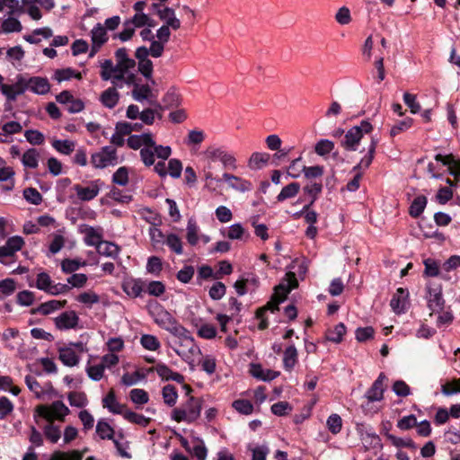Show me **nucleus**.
I'll return each instance as SVG.
<instances>
[{
	"label": "nucleus",
	"instance_id": "nucleus-50",
	"mask_svg": "<svg viewBox=\"0 0 460 460\" xmlns=\"http://www.w3.org/2000/svg\"><path fill=\"white\" fill-rule=\"evenodd\" d=\"M345 333L346 327L342 323H340L333 329L327 332L326 339L334 343H340Z\"/></svg>",
	"mask_w": 460,
	"mask_h": 460
},
{
	"label": "nucleus",
	"instance_id": "nucleus-7",
	"mask_svg": "<svg viewBox=\"0 0 460 460\" xmlns=\"http://www.w3.org/2000/svg\"><path fill=\"white\" fill-rule=\"evenodd\" d=\"M377 146V139L371 137L367 145V154L360 159L358 164L355 165L352 172L355 173L353 179L348 182L347 189L349 191H356L359 188V181L362 177L361 170H366L371 164L376 148Z\"/></svg>",
	"mask_w": 460,
	"mask_h": 460
},
{
	"label": "nucleus",
	"instance_id": "nucleus-58",
	"mask_svg": "<svg viewBox=\"0 0 460 460\" xmlns=\"http://www.w3.org/2000/svg\"><path fill=\"white\" fill-rule=\"evenodd\" d=\"M413 119L411 118H405L402 120L396 122L390 129V136L394 137L398 134L404 132L411 128Z\"/></svg>",
	"mask_w": 460,
	"mask_h": 460
},
{
	"label": "nucleus",
	"instance_id": "nucleus-1",
	"mask_svg": "<svg viewBox=\"0 0 460 460\" xmlns=\"http://www.w3.org/2000/svg\"><path fill=\"white\" fill-rule=\"evenodd\" d=\"M169 341L173 351L185 361L190 368L195 367L196 359L200 356L201 350L196 344L190 332L182 325L172 334Z\"/></svg>",
	"mask_w": 460,
	"mask_h": 460
},
{
	"label": "nucleus",
	"instance_id": "nucleus-39",
	"mask_svg": "<svg viewBox=\"0 0 460 460\" xmlns=\"http://www.w3.org/2000/svg\"><path fill=\"white\" fill-rule=\"evenodd\" d=\"M221 233L231 240H242L245 234V230L240 223H235L227 229H222Z\"/></svg>",
	"mask_w": 460,
	"mask_h": 460
},
{
	"label": "nucleus",
	"instance_id": "nucleus-55",
	"mask_svg": "<svg viewBox=\"0 0 460 460\" xmlns=\"http://www.w3.org/2000/svg\"><path fill=\"white\" fill-rule=\"evenodd\" d=\"M166 245L176 254L181 255L183 252L182 249V241L181 239L175 234H170L166 236L165 243Z\"/></svg>",
	"mask_w": 460,
	"mask_h": 460
},
{
	"label": "nucleus",
	"instance_id": "nucleus-44",
	"mask_svg": "<svg viewBox=\"0 0 460 460\" xmlns=\"http://www.w3.org/2000/svg\"><path fill=\"white\" fill-rule=\"evenodd\" d=\"M300 190V185L297 182H291L285 186L277 196V200L282 202L288 199L294 198Z\"/></svg>",
	"mask_w": 460,
	"mask_h": 460
},
{
	"label": "nucleus",
	"instance_id": "nucleus-64",
	"mask_svg": "<svg viewBox=\"0 0 460 460\" xmlns=\"http://www.w3.org/2000/svg\"><path fill=\"white\" fill-rule=\"evenodd\" d=\"M141 217L151 225V226H159L162 223L161 217L158 214L152 211L150 208H144L139 210Z\"/></svg>",
	"mask_w": 460,
	"mask_h": 460
},
{
	"label": "nucleus",
	"instance_id": "nucleus-15",
	"mask_svg": "<svg viewBox=\"0 0 460 460\" xmlns=\"http://www.w3.org/2000/svg\"><path fill=\"white\" fill-rule=\"evenodd\" d=\"M222 180L226 183L228 189L238 192L243 193L252 189L251 181L229 172H224Z\"/></svg>",
	"mask_w": 460,
	"mask_h": 460
},
{
	"label": "nucleus",
	"instance_id": "nucleus-31",
	"mask_svg": "<svg viewBox=\"0 0 460 460\" xmlns=\"http://www.w3.org/2000/svg\"><path fill=\"white\" fill-rule=\"evenodd\" d=\"M250 372L253 377L266 382L271 381L279 376V372L264 369L259 364H252Z\"/></svg>",
	"mask_w": 460,
	"mask_h": 460
},
{
	"label": "nucleus",
	"instance_id": "nucleus-40",
	"mask_svg": "<svg viewBox=\"0 0 460 460\" xmlns=\"http://www.w3.org/2000/svg\"><path fill=\"white\" fill-rule=\"evenodd\" d=\"M297 361V350L294 345L288 346L284 351L283 364L284 367L290 371Z\"/></svg>",
	"mask_w": 460,
	"mask_h": 460
},
{
	"label": "nucleus",
	"instance_id": "nucleus-34",
	"mask_svg": "<svg viewBox=\"0 0 460 460\" xmlns=\"http://www.w3.org/2000/svg\"><path fill=\"white\" fill-rule=\"evenodd\" d=\"M43 435L48 441L56 444L61 438L60 426L54 422H48L42 427Z\"/></svg>",
	"mask_w": 460,
	"mask_h": 460
},
{
	"label": "nucleus",
	"instance_id": "nucleus-43",
	"mask_svg": "<svg viewBox=\"0 0 460 460\" xmlns=\"http://www.w3.org/2000/svg\"><path fill=\"white\" fill-rule=\"evenodd\" d=\"M158 226H150L148 229V234L150 237L151 243L154 248L162 247L166 240L165 235L163 234L161 229L157 227Z\"/></svg>",
	"mask_w": 460,
	"mask_h": 460
},
{
	"label": "nucleus",
	"instance_id": "nucleus-22",
	"mask_svg": "<svg viewBox=\"0 0 460 460\" xmlns=\"http://www.w3.org/2000/svg\"><path fill=\"white\" fill-rule=\"evenodd\" d=\"M27 90L36 94H46L50 90V85L47 78L40 76L25 77Z\"/></svg>",
	"mask_w": 460,
	"mask_h": 460
},
{
	"label": "nucleus",
	"instance_id": "nucleus-20",
	"mask_svg": "<svg viewBox=\"0 0 460 460\" xmlns=\"http://www.w3.org/2000/svg\"><path fill=\"white\" fill-rule=\"evenodd\" d=\"M67 304L66 300H49L40 304L37 307L31 309V314H41L44 316L49 315L62 308Z\"/></svg>",
	"mask_w": 460,
	"mask_h": 460
},
{
	"label": "nucleus",
	"instance_id": "nucleus-28",
	"mask_svg": "<svg viewBox=\"0 0 460 460\" xmlns=\"http://www.w3.org/2000/svg\"><path fill=\"white\" fill-rule=\"evenodd\" d=\"M116 66L117 68L130 71L136 66L134 59L130 58L126 48H119L115 51Z\"/></svg>",
	"mask_w": 460,
	"mask_h": 460
},
{
	"label": "nucleus",
	"instance_id": "nucleus-47",
	"mask_svg": "<svg viewBox=\"0 0 460 460\" xmlns=\"http://www.w3.org/2000/svg\"><path fill=\"white\" fill-rule=\"evenodd\" d=\"M39 157V152L34 148H31L23 154L22 163L25 167L34 169L38 167Z\"/></svg>",
	"mask_w": 460,
	"mask_h": 460
},
{
	"label": "nucleus",
	"instance_id": "nucleus-61",
	"mask_svg": "<svg viewBox=\"0 0 460 460\" xmlns=\"http://www.w3.org/2000/svg\"><path fill=\"white\" fill-rule=\"evenodd\" d=\"M326 424L330 432L336 435L341 430L342 420L339 414L332 413L328 417Z\"/></svg>",
	"mask_w": 460,
	"mask_h": 460
},
{
	"label": "nucleus",
	"instance_id": "nucleus-27",
	"mask_svg": "<svg viewBox=\"0 0 460 460\" xmlns=\"http://www.w3.org/2000/svg\"><path fill=\"white\" fill-rule=\"evenodd\" d=\"M132 97L137 102H142L148 101L150 103H154L156 99V96L153 93L148 84H136L132 91Z\"/></svg>",
	"mask_w": 460,
	"mask_h": 460
},
{
	"label": "nucleus",
	"instance_id": "nucleus-17",
	"mask_svg": "<svg viewBox=\"0 0 460 460\" xmlns=\"http://www.w3.org/2000/svg\"><path fill=\"white\" fill-rule=\"evenodd\" d=\"M428 306L432 312L443 310L445 301L442 297V289L439 285H429L428 287Z\"/></svg>",
	"mask_w": 460,
	"mask_h": 460
},
{
	"label": "nucleus",
	"instance_id": "nucleus-18",
	"mask_svg": "<svg viewBox=\"0 0 460 460\" xmlns=\"http://www.w3.org/2000/svg\"><path fill=\"white\" fill-rule=\"evenodd\" d=\"M152 8L156 12L159 18L165 22V25L173 30H178L181 27V22L176 17L173 9L169 7L161 8L158 4H153Z\"/></svg>",
	"mask_w": 460,
	"mask_h": 460
},
{
	"label": "nucleus",
	"instance_id": "nucleus-62",
	"mask_svg": "<svg viewBox=\"0 0 460 460\" xmlns=\"http://www.w3.org/2000/svg\"><path fill=\"white\" fill-rule=\"evenodd\" d=\"M2 30L5 33L19 32L22 30V26L18 19L9 17L2 22Z\"/></svg>",
	"mask_w": 460,
	"mask_h": 460
},
{
	"label": "nucleus",
	"instance_id": "nucleus-6",
	"mask_svg": "<svg viewBox=\"0 0 460 460\" xmlns=\"http://www.w3.org/2000/svg\"><path fill=\"white\" fill-rule=\"evenodd\" d=\"M69 413V408L62 401H55L50 404H40L36 406L34 410V420L38 422L37 418L40 417L44 419L47 423H55V420L64 421Z\"/></svg>",
	"mask_w": 460,
	"mask_h": 460
},
{
	"label": "nucleus",
	"instance_id": "nucleus-4",
	"mask_svg": "<svg viewBox=\"0 0 460 460\" xmlns=\"http://www.w3.org/2000/svg\"><path fill=\"white\" fill-rule=\"evenodd\" d=\"M373 130V126L368 120H362L359 125L350 128L345 134L341 146L348 151H358L367 154V146L360 149V143L365 139L364 136Z\"/></svg>",
	"mask_w": 460,
	"mask_h": 460
},
{
	"label": "nucleus",
	"instance_id": "nucleus-14",
	"mask_svg": "<svg viewBox=\"0 0 460 460\" xmlns=\"http://www.w3.org/2000/svg\"><path fill=\"white\" fill-rule=\"evenodd\" d=\"M0 91L8 101H15L17 96L24 93L25 91H27L25 77L19 75L13 84H1Z\"/></svg>",
	"mask_w": 460,
	"mask_h": 460
},
{
	"label": "nucleus",
	"instance_id": "nucleus-63",
	"mask_svg": "<svg viewBox=\"0 0 460 460\" xmlns=\"http://www.w3.org/2000/svg\"><path fill=\"white\" fill-rule=\"evenodd\" d=\"M205 140V133L203 130L193 129L190 130L185 139L187 146H199Z\"/></svg>",
	"mask_w": 460,
	"mask_h": 460
},
{
	"label": "nucleus",
	"instance_id": "nucleus-29",
	"mask_svg": "<svg viewBox=\"0 0 460 460\" xmlns=\"http://www.w3.org/2000/svg\"><path fill=\"white\" fill-rule=\"evenodd\" d=\"M408 292L402 288H399L394 295L390 305L396 314L403 313L407 305Z\"/></svg>",
	"mask_w": 460,
	"mask_h": 460
},
{
	"label": "nucleus",
	"instance_id": "nucleus-46",
	"mask_svg": "<svg viewBox=\"0 0 460 460\" xmlns=\"http://www.w3.org/2000/svg\"><path fill=\"white\" fill-rule=\"evenodd\" d=\"M54 78L58 82L67 81V80H70L71 78H76L78 80H81L82 74L80 72H76L75 70H74L70 67H67V68H64V69L56 70L55 74H54Z\"/></svg>",
	"mask_w": 460,
	"mask_h": 460
},
{
	"label": "nucleus",
	"instance_id": "nucleus-53",
	"mask_svg": "<svg viewBox=\"0 0 460 460\" xmlns=\"http://www.w3.org/2000/svg\"><path fill=\"white\" fill-rule=\"evenodd\" d=\"M85 265L86 262L79 259H65L61 262V269L65 273H73Z\"/></svg>",
	"mask_w": 460,
	"mask_h": 460
},
{
	"label": "nucleus",
	"instance_id": "nucleus-5",
	"mask_svg": "<svg viewBox=\"0 0 460 460\" xmlns=\"http://www.w3.org/2000/svg\"><path fill=\"white\" fill-rule=\"evenodd\" d=\"M100 75L103 81L111 80L115 87L122 88V84H130L134 81L135 75L122 68H117L111 59H105L101 62Z\"/></svg>",
	"mask_w": 460,
	"mask_h": 460
},
{
	"label": "nucleus",
	"instance_id": "nucleus-36",
	"mask_svg": "<svg viewBox=\"0 0 460 460\" xmlns=\"http://www.w3.org/2000/svg\"><path fill=\"white\" fill-rule=\"evenodd\" d=\"M92 43L102 46L108 40L106 28L102 23H97L91 31Z\"/></svg>",
	"mask_w": 460,
	"mask_h": 460
},
{
	"label": "nucleus",
	"instance_id": "nucleus-33",
	"mask_svg": "<svg viewBox=\"0 0 460 460\" xmlns=\"http://www.w3.org/2000/svg\"><path fill=\"white\" fill-rule=\"evenodd\" d=\"M119 99V94L115 86L106 89L101 94L100 101L106 108H114Z\"/></svg>",
	"mask_w": 460,
	"mask_h": 460
},
{
	"label": "nucleus",
	"instance_id": "nucleus-13",
	"mask_svg": "<svg viewBox=\"0 0 460 460\" xmlns=\"http://www.w3.org/2000/svg\"><path fill=\"white\" fill-rule=\"evenodd\" d=\"M22 3L24 7V12L34 21H39L42 17L38 4L47 12H49L55 7L54 0H22Z\"/></svg>",
	"mask_w": 460,
	"mask_h": 460
},
{
	"label": "nucleus",
	"instance_id": "nucleus-9",
	"mask_svg": "<svg viewBox=\"0 0 460 460\" xmlns=\"http://www.w3.org/2000/svg\"><path fill=\"white\" fill-rule=\"evenodd\" d=\"M154 322L161 328L172 334L178 327L182 326L177 320L161 305L155 306L151 311Z\"/></svg>",
	"mask_w": 460,
	"mask_h": 460
},
{
	"label": "nucleus",
	"instance_id": "nucleus-10",
	"mask_svg": "<svg viewBox=\"0 0 460 460\" xmlns=\"http://www.w3.org/2000/svg\"><path fill=\"white\" fill-rule=\"evenodd\" d=\"M172 154L169 146L156 145L148 146L140 149V157L146 166H151L155 164V156L166 160Z\"/></svg>",
	"mask_w": 460,
	"mask_h": 460
},
{
	"label": "nucleus",
	"instance_id": "nucleus-51",
	"mask_svg": "<svg viewBox=\"0 0 460 460\" xmlns=\"http://www.w3.org/2000/svg\"><path fill=\"white\" fill-rule=\"evenodd\" d=\"M163 399L165 404L172 407L173 406L178 399V393L176 388L172 385L164 386L162 390Z\"/></svg>",
	"mask_w": 460,
	"mask_h": 460
},
{
	"label": "nucleus",
	"instance_id": "nucleus-2",
	"mask_svg": "<svg viewBox=\"0 0 460 460\" xmlns=\"http://www.w3.org/2000/svg\"><path fill=\"white\" fill-rule=\"evenodd\" d=\"M298 283L296 279V275L293 272L287 273L286 282L279 284L275 288L274 294L271 297V300L267 303V305L256 312V318L260 320L258 324V328L260 330H264L268 327V322L264 317V314L266 311L270 310L271 312H275L279 310V305L283 302L288 294L294 288L297 287Z\"/></svg>",
	"mask_w": 460,
	"mask_h": 460
},
{
	"label": "nucleus",
	"instance_id": "nucleus-11",
	"mask_svg": "<svg viewBox=\"0 0 460 460\" xmlns=\"http://www.w3.org/2000/svg\"><path fill=\"white\" fill-rule=\"evenodd\" d=\"M91 163L95 168L103 169L118 164L116 149L112 146H104L100 152L92 155Z\"/></svg>",
	"mask_w": 460,
	"mask_h": 460
},
{
	"label": "nucleus",
	"instance_id": "nucleus-32",
	"mask_svg": "<svg viewBox=\"0 0 460 460\" xmlns=\"http://www.w3.org/2000/svg\"><path fill=\"white\" fill-rule=\"evenodd\" d=\"M155 371L163 380H172L179 384L184 382V376L181 374L173 372L164 364H157L155 367Z\"/></svg>",
	"mask_w": 460,
	"mask_h": 460
},
{
	"label": "nucleus",
	"instance_id": "nucleus-16",
	"mask_svg": "<svg viewBox=\"0 0 460 460\" xmlns=\"http://www.w3.org/2000/svg\"><path fill=\"white\" fill-rule=\"evenodd\" d=\"M24 241L21 236L15 235L10 237L5 244L0 247V262L7 263L6 258L12 257L14 253L22 249Z\"/></svg>",
	"mask_w": 460,
	"mask_h": 460
},
{
	"label": "nucleus",
	"instance_id": "nucleus-26",
	"mask_svg": "<svg viewBox=\"0 0 460 460\" xmlns=\"http://www.w3.org/2000/svg\"><path fill=\"white\" fill-rule=\"evenodd\" d=\"M102 404L104 408H107L111 412L115 414H120L124 416V413L128 411L126 405L121 404L117 401L113 390H111L102 399Z\"/></svg>",
	"mask_w": 460,
	"mask_h": 460
},
{
	"label": "nucleus",
	"instance_id": "nucleus-23",
	"mask_svg": "<svg viewBox=\"0 0 460 460\" xmlns=\"http://www.w3.org/2000/svg\"><path fill=\"white\" fill-rule=\"evenodd\" d=\"M386 376L384 373H381L377 379L373 383L372 386L367 392V398L370 402L381 401L384 397L385 385Z\"/></svg>",
	"mask_w": 460,
	"mask_h": 460
},
{
	"label": "nucleus",
	"instance_id": "nucleus-57",
	"mask_svg": "<svg viewBox=\"0 0 460 460\" xmlns=\"http://www.w3.org/2000/svg\"><path fill=\"white\" fill-rule=\"evenodd\" d=\"M140 344L147 350L155 351L161 347L159 340L151 334H143L140 338Z\"/></svg>",
	"mask_w": 460,
	"mask_h": 460
},
{
	"label": "nucleus",
	"instance_id": "nucleus-59",
	"mask_svg": "<svg viewBox=\"0 0 460 460\" xmlns=\"http://www.w3.org/2000/svg\"><path fill=\"white\" fill-rule=\"evenodd\" d=\"M233 408L238 411L241 414L243 415H250L253 411V405L252 403L244 399H238L233 402L232 403Z\"/></svg>",
	"mask_w": 460,
	"mask_h": 460
},
{
	"label": "nucleus",
	"instance_id": "nucleus-41",
	"mask_svg": "<svg viewBox=\"0 0 460 460\" xmlns=\"http://www.w3.org/2000/svg\"><path fill=\"white\" fill-rule=\"evenodd\" d=\"M111 440L113 441L117 452L120 456L125 458L131 457L130 454L128 452V442L125 440L124 435L121 432H119L117 436H114Z\"/></svg>",
	"mask_w": 460,
	"mask_h": 460
},
{
	"label": "nucleus",
	"instance_id": "nucleus-60",
	"mask_svg": "<svg viewBox=\"0 0 460 460\" xmlns=\"http://www.w3.org/2000/svg\"><path fill=\"white\" fill-rule=\"evenodd\" d=\"M53 281L50 276L46 272H40L36 277V288L41 291L49 293L52 287Z\"/></svg>",
	"mask_w": 460,
	"mask_h": 460
},
{
	"label": "nucleus",
	"instance_id": "nucleus-38",
	"mask_svg": "<svg viewBox=\"0 0 460 460\" xmlns=\"http://www.w3.org/2000/svg\"><path fill=\"white\" fill-rule=\"evenodd\" d=\"M270 155L267 153H253L248 162V166L252 170H259L267 164Z\"/></svg>",
	"mask_w": 460,
	"mask_h": 460
},
{
	"label": "nucleus",
	"instance_id": "nucleus-21",
	"mask_svg": "<svg viewBox=\"0 0 460 460\" xmlns=\"http://www.w3.org/2000/svg\"><path fill=\"white\" fill-rule=\"evenodd\" d=\"M78 199L81 201H90L98 196L100 188L97 181H92L89 185L84 187L79 184L73 186Z\"/></svg>",
	"mask_w": 460,
	"mask_h": 460
},
{
	"label": "nucleus",
	"instance_id": "nucleus-45",
	"mask_svg": "<svg viewBox=\"0 0 460 460\" xmlns=\"http://www.w3.org/2000/svg\"><path fill=\"white\" fill-rule=\"evenodd\" d=\"M96 433L102 439H113L115 431L113 428L105 420H99L96 425Z\"/></svg>",
	"mask_w": 460,
	"mask_h": 460
},
{
	"label": "nucleus",
	"instance_id": "nucleus-8",
	"mask_svg": "<svg viewBox=\"0 0 460 460\" xmlns=\"http://www.w3.org/2000/svg\"><path fill=\"white\" fill-rule=\"evenodd\" d=\"M204 156L207 160L206 164L213 165V163L218 161L225 169L237 168L235 157L222 147L208 146L204 151Z\"/></svg>",
	"mask_w": 460,
	"mask_h": 460
},
{
	"label": "nucleus",
	"instance_id": "nucleus-52",
	"mask_svg": "<svg viewBox=\"0 0 460 460\" xmlns=\"http://www.w3.org/2000/svg\"><path fill=\"white\" fill-rule=\"evenodd\" d=\"M75 300L91 307L93 305L98 304L100 302V296L94 291L88 290L79 294Z\"/></svg>",
	"mask_w": 460,
	"mask_h": 460
},
{
	"label": "nucleus",
	"instance_id": "nucleus-25",
	"mask_svg": "<svg viewBox=\"0 0 460 460\" xmlns=\"http://www.w3.org/2000/svg\"><path fill=\"white\" fill-rule=\"evenodd\" d=\"M202 176L205 181V188L209 191H216L223 181L222 177L219 178L213 173V165L205 164L202 169Z\"/></svg>",
	"mask_w": 460,
	"mask_h": 460
},
{
	"label": "nucleus",
	"instance_id": "nucleus-48",
	"mask_svg": "<svg viewBox=\"0 0 460 460\" xmlns=\"http://www.w3.org/2000/svg\"><path fill=\"white\" fill-rule=\"evenodd\" d=\"M427 205V198L425 196L416 197L410 206V215L413 217H418L423 212Z\"/></svg>",
	"mask_w": 460,
	"mask_h": 460
},
{
	"label": "nucleus",
	"instance_id": "nucleus-54",
	"mask_svg": "<svg viewBox=\"0 0 460 460\" xmlns=\"http://www.w3.org/2000/svg\"><path fill=\"white\" fill-rule=\"evenodd\" d=\"M52 146L63 155H70L75 147V143L72 140H54Z\"/></svg>",
	"mask_w": 460,
	"mask_h": 460
},
{
	"label": "nucleus",
	"instance_id": "nucleus-24",
	"mask_svg": "<svg viewBox=\"0 0 460 460\" xmlns=\"http://www.w3.org/2000/svg\"><path fill=\"white\" fill-rule=\"evenodd\" d=\"M127 144L131 149L137 150L148 146H154L155 140L152 134L144 133L141 135L129 136V137L127 139Z\"/></svg>",
	"mask_w": 460,
	"mask_h": 460
},
{
	"label": "nucleus",
	"instance_id": "nucleus-49",
	"mask_svg": "<svg viewBox=\"0 0 460 460\" xmlns=\"http://www.w3.org/2000/svg\"><path fill=\"white\" fill-rule=\"evenodd\" d=\"M67 399L72 407L83 408L88 403L87 396L84 392H70Z\"/></svg>",
	"mask_w": 460,
	"mask_h": 460
},
{
	"label": "nucleus",
	"instance_id": "nucleus-3",
	"mask_svg": "<svg viewBox=\"0 0 460 460\" xmlns=\"http://www.w3.org/2000/svg\"><path fill=\"white\" fill-rule=\"evenodd\" d=\"M201 409L202 400L190 396L184 403L172 411L171 418L176 422L192 423L200 416Z\"/></svg>",
	"mask_w": 460,
	"mask_h": 460
},
{
	"label": "nucleus",
	"instance_id": "nucleus-37",
	"mask_svg": "<svg viewBox=\"0 0 460 460\" xmlns=\"http://www.w3.org/2000/svg\"><path fill=\"white\" fill-rule=\"evenodd\" d=\"M187 234L186 238L190 245H196L199 240V227L194 218H190L187 224Z\"/></svg>",
	"mask_w": 460,
	"mask_h": 460
},
{
	"label": "nucleus",
	"instance_id": "nucleus-35",
	"mask_svg": "<svg viewBox=\"0 0 460 460\" xmlns=\"http://www.w3.org/2000/svg\"><path fill=\"white\" fill-rule=\"evenodd\" d=\"M96 250L100 255L115 259L118 257L120 249L114 243L102 241V243H99Z\"/></svg>",
	"mask_w": 460,
	"mask_h": 460
},
{
	"label": "nucleus",
	"instance_id": "nucleus-56",
	"mask_svg": "<svg viewBox=\"0 0 460 460\" xmlns=\"http://www.w3.org/2000/svg\"><path fill=\"white\" fill-rule=\"evenodd\" d=\"M123 417L128 421L137 424L142 427H146L151 421L150 418L145 417L144 415L136 413L129 410H128L127 412L124 413Z\"/></svg>",
	"mask_w": 460,
	"mask_h": 460
},
{
	"label": "nucleus",
	"instance_id": "nucleus-42",
	"mask_svg": "<svg viewBox=\"0 0 460 460\" xmlns=\"http://www.w3.org/2000/svg\"><path fill=\"white\" fill-rule=\"evenodd\" d=\"M385 436L395 447H408L416 448V445L413 440L410 438H398L393 434H390L388 430L385 433Z\"/></svg>",
	"mask_w": 460,
	"mask_h": 460
},
{
	"label": "nucleus",
	"instance_id": "nucleus-30",
	"mask_svg": "<svg viewBox=\"0 0 460 460\" xmlns=\"http://www.w3.org/2000/svg\"><path fill=\"white\" fill-rule=\"evenodd\" d=\"M14 175L15 172L11 166L6 165L0 169V182H5L1 187L3 191L8 192L13 190L15 184Z\"/></svg>",
	"mask_w": 460,
	"mask_h": 460
},
{
	"label": "nucleus",
	"instance_id": "nucleus-12",
	"mask_svg": "<svg viewBox=\"0 0 460 460\" xmlns=\"http://www.w3.org/2000/svg\"><path fill=\"white\" fill-rule=\"evenodd\" d=\"M84 352L82 343H74L58 350V358L66 367H75L79 363L80 355Z\"/></svg>",
	"mask_w": 460,
	"mask_h": 460
},
{
	"label": "nucleus",
	"instance_id": "nucleus-19",
	"mask_svg": "<svg viewBox=\"0 0 460 460\" xmlns=\"http://www.w3.org/2000/svg\"><path fill=\"white\" fill-rule=\"evenodd\" d=\"M55 326L58 330L75 329L79 323V317L75 311H66L54 319Z\"/></svg>",
	"mask_w": 460,
	"mask_h": 460
}]
</instances>
